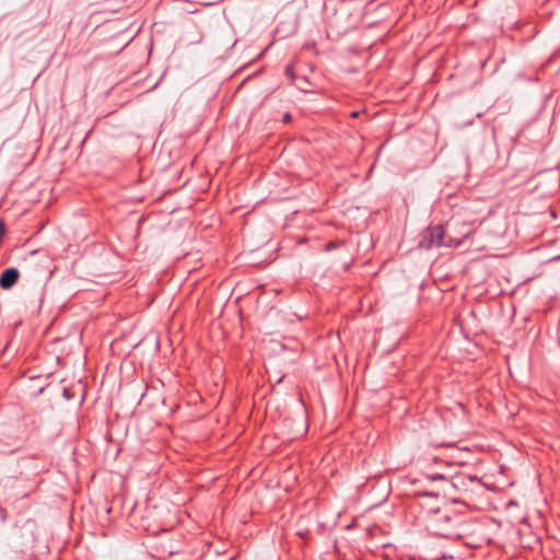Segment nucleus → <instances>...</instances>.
I'll return each mask as SVG.
<instances>
[{
  "label": "nucleus",
  "mask_w": 560,
  "mask_h": 560,
  "mask_svg": "<svg viewBox=\"0 0 560 560\" xmlns=\"http://www.w3.org/2000/svg\"><path fill=\"white\" fill-rule=\"evenodd\" d=\"M444 229L442 225H433L425 229L419 238V246L424 249L443 245Z\"/></svg>",
  "instance_id": "1"
},
{
  "label": "nucleus",
  "mask_w": 560,
  "mask_h": 560,
  "mask_svg": "<svg viewBox=\"0 0 560 560\" xmlns=\"http://www.w3.org/2000/svg\"><path fill=\"white\" fill-rule=\"evenodd\" d=\"M20 272L16 268L5 269L0 277V287L4 290L11 289L19 280Z\"/></svg>",
  "instance_id": "2"
},
{
  "label": "nucleus",
  "mask_w": 560,
  "mask_h": 560,
  "mask_svg": "<svg viewBox=\"0 0 560 560\" xmlns=\"http://www.w3.org/2000/svg\"><path fill=\"white\" fill-rule=\"evenodd\" d=\"M284 74L285 77L290 80V81H294L295 80V72H294V68L292 65H288L284 69Z\"/></svg>",
  "instance_id": "3"
},
{
  "label": "nucleus",
  "mask_w": 560,
  "mask_h": 560,
  "mask_svg": "<svg viewBox=\"0 0 560 560\" xmlns=\"http://www.w3.org/2000/svg\"><path fill=\"white\" fill-rule=\"evenodd\" d=\"M427 478L429 480H432V481H435V480H446V477L442 474H433V475H428Z\"/></svg>",
  "instance_id": "4"
},
{
  "label": "nucleus",
  "mask_w": 560,
  "mask_h": 560,
  "mask_svg": "<svg viewBox=\"0 0 560 560\" xmlns=\"http://www.w3.org/2000/svg\"><path fill=\"white\" fill-rule=\"evenodd\" d=\"M38 458V455L35 454V455H32V456H25L21 459V465H25L27 462H31V460H34Z\"/></svg>",
  "instance_id": "5"
},
{
  "label": "nucleus",
  "mask_w": 560,
  "mask_h": 560,
  "mask_svg": "<svg viewBox=\"0 0 560 560\" xmlns=\"http://www.w3.org/2000/svg\"><path fill=\"white\" fill-rule=\"evenodd\" d=\"M419 495H420V497H438V493H435V492H428V491H425V492H421V493H419Z\"/></svg>",
  "instance_id": "6"
},
{
  "label": "nucleus",
  "mask_w": 560,
  "mask_h": 560,
  "mask_svg": "<svg viewBox=\"0 0 560 560\" xmlns=\"http://www.w3.org/2000/svg\"><path fill=\"white\" fill-rule=\"evenodd\" d=\"M291 119H292V116H291V114H290V113H285V114L283 115V118H282L283 122H285V124H287V122H290V121H291Z\"/></svg>",
  "instance_id": "7"
},
{
  "label": "nucleus",
  "mask_w": 560,
  "mask_h": 560,
  "mask_svg": "<svg viewBox=\"0 0 560 560\" xmlns=\"http://www.w3.org/2000/svg\"><path fill=\"white\" fill-rule=\"evenodd\" d=\"M359 116V112H352L351 113V117H358Z\"/></svg>",
  "instance_id": "8"
},
{
  "label": "nucleus",
  "mask_w": 560,
  "mask_h": 560,
  "mask_svg": "<svg viewBox=\"0 0 560 560\" xmlns=\"http://www.w3.org/2000/svg\"><path fill=\"white\" fill-rule=\"evenodd\" d=\"M33 470H34V472H38L39 471V469L37 467H34Z\"/></svg>",
  "instance_id": "9"
}]
</instances>
